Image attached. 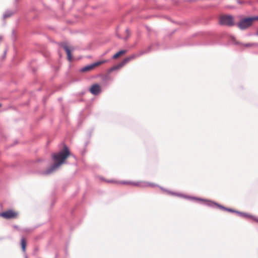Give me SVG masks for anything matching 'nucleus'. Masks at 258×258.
<instances>
[{"label": "nucleus", "mask_w": 258, "mask_h": 258, "mask_svg": "<svg viewBox=\"0 0 258 258\" xmlns=\"http://www.w3.org/2000/svg\"><path fill=\"white\" fill-rule=\"evenodd\" d=\"M70 155L68 148L65 146L64 149L58 153L53 154L52 156L53 163L50 168L46 171L49 174L57 169L62 165L66 159Z\"/></svg>", "instance_id": "f257e3e1"}, {"label": "nucleus", "mask_w": 258, "mask_h": 258, "mask_svg": "<svg viewBox=\"0 0 258 258\" xmlns=\"http://www.w3.org/2000/svg\"><path fill=\"white\" fill-rule=\"evenodd\" d=\"M258 17H250L241 19L237 23V26L240 30H244L251 26Z\"/></svg>", "instance_id": "f03ea898"}, {"label": "nucleus", "mask_w": 258, "mask_h": 258, "mask_svg": "<svg viewBox=\"0 0 258 258\" xmlns=\"http://www.w3.org/2000/svg\"><path fill=\"white\" fill-rule=\"evenodd\" d=\"M219 23L222 25L232 27L235 25L234 17L231 15H222L220 17Z\"/></svg>", "instance_id": "7ed1b4c3"}, {"label": "nucleus", "mask_w": 258, "mask_h": 258, "mask_svg": "<svg viewBox=\"0 0 258 258\" xmlns=\"http://www.w3.org/2000/svg\"><path fill=\"white\" fill-rule=\"evenodd\" d=\"M19 213L14 210L10 209L0 213V217L5 219H16Z\"/></svg>", "instance_id": "20e7f679"}, {"label": "nucleus", "mask_w": 258, "mask_h": 258, "mask_svg": "<svg viewBox=\"0 0 258 258\" xmlns=\"http://www.w3.org/2000/svg\"><path fill=\"white\" fill-rule=\"evenodd\" d=\"M136 57V55L135 54H133L131 56H130L128 57L125 58L120 63H119L117 65L114 66L113 67L111 68L109 70V72L111 73L114 70H118V69L121 68L125 64H126L128 62H129L130 61H131L132 59H134Z\"/></svg>", "instance_id": "39448f33"}, {"label": "nucleus", "mask_w": 258, "mask_h": 258, "mask_svg": "<svg viewBox=\"0 0 258 258\" xmlns=\"http://www.w3.org/2000/svg\"><path fill=\"white\" fill-rule=\"evenodd\" d=\"M108 61V60H102L96 62L93 64L85 66L81 69V72H87L93 70L95 67L99 66Z\"/></svg>", "instance_id": "423d86ee"}, {"label": "nucleus", "mask_w": 258, "mask_h": 258, "mask_svg": "<svg viewBox=\"0 0 258 258\" xmlns=\"http://www.w3.org/2000/svg\"><path fill=\"white\" fill-rule=\"evenodd\" d=\"M107 182L116 184H124V185H132L136 186H140V182H132L130 181H120L114 179L108 180Z\"/></svg>", "instance_id": "0eeeda50"}, {"label": "nucleus", "mask_w": 258, "mask_h": 258, "mask_svg": "<svg viewBox=\"0 0 258 258\" xmlns=\"http://www.w3.org/2000/svg\"><path fill=\"white\" fill-rule=\"evenodd\" d=\"M62 46L63 47V49L65 50L67 54V57L69 61H72V55L71 54V51L74 50V48L70 47L68 45L66 44H62Z\"/></svg>", "instance_id": "6e6552de"}, {"label": "nucleus", "mask_w": 258, "mask_h": 258, "mask_svg": "<svg viewBox=\"0 0 258 258\" xmlns=\"http://www.w3.org/2000/svg\"><path fill=\"white\" fill-rule=\"evenodd\" d=\"M90 92L93 95H97L101 92L100 86L98 84H93L90 89Z\"/></svg>", "instance_id": "1a4fd4ad"}, {"label": "nucleus", "mask_w": 258, "mask_h": 258, "mask_svg": "<svg viewBox=\"0 0 258 258\" xmlns=\"http://www.w3.org/2000/svg\"><path fill=\"white\" fill-rule=\"evenodd\" d=\"M126 52V50H120L118 52H117L116 53H115L113 56H112V58L113 59H116L118 57H119L120 56L124 54V53H125Z\"/></svg>", "instance_id": "9d476101"}, {"label": "nucleus", "mask_w": 258, "mask_h": 258, "mask_svg": "<svg viewBox=\"0 0 258 258\" xmlns=\"http://www.w3.org/2000/svg\"><path fill=\"white\" fill-rule=\"evenodd\" d=\"M26 240L25 238H22L21 240V245L23 252L26 251Z\"/></svg>", "instance_id": "9b49d317"}, {"label": "nucleus", "mask_w": 258, "mask_h": 258, "mask_svg": "<svg viewBox=\"0 0 258 258\" xmlns=\"http://www.w3.org/2000/svg\"><path fill=\"white\" fill-rule=\"evenodd\" d=\"M144 186H151V187H153V186H155V184H153V183H149V182H144Z\"/></svg>", "instance_id": "f8f14e48"}, {"label": "nucleus", "mask_w": 258, "mask_h": 258, "mask_svg": "<svg viewBox=\"0 0 258 258\" xmlns=\"http://www.w3.org/2000/svg\"><path fill=\"white\" fill-rule=\"evenodd\" d=\"M244 216L250 217L252 220H253L254 221L258 222V218H257V217H254V216H249L247 214H244Z\"/></svg>", "instance_id": "ddd939ff"}, {"label": "nucleus", "mask_w": 258, "mask_h": 258, "mask_svg": "<svg viewBox=\"0 0 258 258\" xmlns=\"http://www.w3.org/2000/svg\"><path fill=\"white\" fill-rule=\"evenodd\" d=\"M13 15V13H11V12H7V13H6L4 15V18H8V17H10V16H11L12 15Z\"/></svg>", "instance_id": "4468645a"}, {"label": "nucleus", "mask_w": 258, "mask_h": 258, "mask_svg": "<svg viewBox=\"0 0 258 258\" xmlns=\"http://www.w3.org/2000/svg\"><path fill=\"white\" fill-rule=\"evenodd\" d=\"M222 209H224L228 211H229V212H235L233 210H232V209H226V208H224L223 207H222V206H220Z\"/></svg>", "instance_id": "2eb2a0df"}, {"label": "nucleus", "mask_w": 258, "mask_h": 258, "mask_svg": "<svg viewBox=\"0 0 258 258\" xmlns=\"http://www.w3.org/2000/svg\"><path fill=\"white\" fill-rule=\"evenodd\" d=\"M253 45H254L253 44H249V43L244 44V46L245 47H250V46H252Z\"/></svg>", "instance_id": "dca6fc26"}]
</instances>
